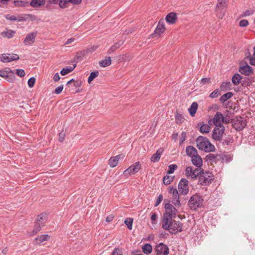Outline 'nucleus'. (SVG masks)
Segmentation results:
<instances>
[{
  "label": "nucleus",
  "instance_id": "1",
  "mask_svg": "<svg viewBox=\"0 0 255 255\" xmlns=\"http://www.w3.org/2000/svg\"><path fill=\"white\" fill-rule=\"evenodd\" d=\"M183 224L180 221H176L174 220H168L166 226H163V222H162V228L165 230H168L172 235H175L178 233L181 232Z\"/></svg>",
  "mask_w": 255,
  "mask_h": 255
},
{
  "label": "nucleus",
  "instance_id": "2",
  "mask_svg": "<svg viewBox=\"0 0 255 255\" xmlns=\"http://www.w3.org/2000/svg\"><path fill=\"white\" fill-rule=\"evenodd\" d=\"M165 212L163 214L162 222H163V226H166L168 220L173 219L176 216L177 210L171 204L168 203L165 204Z\"/></svg>",
  "mask_w": 255,
  "mask_h": 255
},
{
  "label": "nucleus",
  "instance_id": "3",
  "mask_svg": "<svg viewBox=\"0 0 255 255\" xmlns=\"http://www.w3.org/2000/svg\"><path fill=\"white\" fill-rule=\"evenodd\" d=\"M196 144L199 150L205 152H213L215 150V146L209 139L203 136H199L196 139Z\"/></svg>",
  "mask_w": 255,
  "mask_h": 255
},
{
  "label": "nucleus",
  "instance_id": "4",
  "mask_svg": "<svg viewBox=\"0 0 255 255\" xmlns=\"http://www.w3.org/2000/svg\"><path fill=\"white\" fill-rule=\"evenodd\" d=\"M203 201L204 199L201 196L195 194L190 197L188 205L191 210L196 211L198 208L202 207Z\"/></svg>",
  "mask_w": 255,
  "mask_h": 255
},
{
  "label": "nucleus",
  "instance_id": "5",
  "mask_svg": "<svg viewBox=\"0 0 255 255\" xmlns=\"http://www.w3.org/2000/svg\"><path fill=\"white\" fill-rule=\"evenodd\" d=\"M214 179V176L212 172L205 171L199 177L198 184L202 186L210 185Z\"/></svg>",
  "mask_w": 255,
  "mask_h": 255
},
{
  "label": "nucleus",
  "instance_id": "6",
  "mask_svg": "<svg viewBox=\"0 0 255 255\" xmlns=\"http://www.w3.org/2000/svg\"><path fill=\"white\" fill-rule=\"evenodd\" d=\"M225 130V127L223 125L215 126L212 134L213 139L215 141H221Z\"/></svg>",
  "mask_w": 255,
  "mask_h": 255
},
{
  "label": "nucleus",
  "instance_id": "7",
  "mask_svg": "<svg viewBox=\"0 0 255 255\" xmlns=\"http://www.w3.org/2000/svg\"><path fill=\"white\" fill-rule=\"evenodd\" d=\"M169 193L172 195V203L176 207L181 206V203L179 200V195L178 191L175 187L170 186L169 187Z\"/></svg>",
  "mask_w": 255,
  "mask_h": 255
},
{
  "label": "nucleus",
  "instance_id": "8",
  "mask_svg": "<svg viewBox=\"0 0 255 255\" xmlns=\"http://www.w3.org/2000/svg\"><path fill=\"white\" fill-rule=\"evenodd\" d=\"M44 215L43 214H40L38 216L35 222L34 229L32 230V235L37 234L40 231L41 227L44 225L45 219L44 218Z\"/></svg>",
  "mask_w": 255,
  "mask_h": 255
},
{
  "label": "nucleus",
  "instance_id": "9",
  "mask_svg": "<svg viewBox=\"0 0 255 255\" xmlns=\"http://www.w3.org/2000/svg\"><path fill=\"white\" fill-rule=\"evenodd\" d=\"M247 125L246 120L243 117H239L232 122L233 127L237 131L243 130Z\"/></svg>",
  "mask_w": 255,
  "mask_h": 255
},
{
  "label": "nucleus",
  "instance_id": "10",
  "mask_svg": "<svg viewBox=\"0 0 255 255\" xmlns=\"http://www.w3.org/2000/svg\"><path fill=\"white\" fill-rule=\"evenodd\" d=\"M188 181L185 178H182L178 184L179 193L180 195H186L189 192Z\"/></svg>",
  "mask_w": 255,
  "mask_h": 255
},
{
  "label": "nucleus",
  "instance_id": "11",
  "mask_svg": "<svg viewBox=\"0 0 255 255\" xmlns=\"http://www.w3.org/2000/svg\"><path fill=\"white\" fill-rule=\"evenodd\" d=\"M140 165L139 162H136L130 166L128 168L124 171V176L128 177L131 175L134 174L138 172L140 169Z\"/></svg>",
  "mask_w": 255,
  "mask_h": 255
},
{
  "label": "nucleus",
  "instance_id": "12",
  "mask_svg": "<svg viewBox=\"0 0 255 255\" xmlns=\"http://www.w3.org/2000/svg\"><path fill=\"white\" fill-rule=\"evenodd\" d=\"M154 250L156 255H168L169 253L168 246L162 243L156 245Z\"/></svg>",
  "mask_w": 255,
  "mask_h": 255
},
{
  "label": "nucleus",
  "instance_id": "13",
  "mask_svg": "<svg viewBox=\"0 0 255 255\" xmlns=\"http://www.w3.org/2000/svg\"><path fill=\"white\" fill-rule=\"evenodd\" d=\"M19 58L18 55L16 54L4 53L0 55V61L4 63L9 62L14 60H17Z\"/></svg>",
  "mask_w": 255,
  "mask_h": 255
},
{
  "label": "nucleus",
  "instance_id": "14",
  "mask_svg": "<svg viewBox=\"0 0 255 255\" xmlns=\"http://www.w3.org/2000/svg\"><path fill=\"white\" fill-rule=\"evenodd\" d=\"M165 30L164 20L161 19L155 28L154 33L152 34V37H158Z\"/></svg>",
  "mask_w": 255,
  "mask_h": 255
},
{
  "label": "nucleus",
  "instance_id": "15",
  "mask_svg": "<svg viewBox=\"0 0 255 255\" xmlns=\"http://www.w3.org/2000/svg\"><path fill=\"white\" fill-rule=\"evenodd\" d=\"M37 34V31H35L28 33L25 37L23 43L25 45H30L32 44L35 40Z\"/></svg>",
  "mask_w": 255,
  "mask_h": 255
},
{
  "label": "nucleus",
  "instance_id": "16",
  "mask_svg": "<svg viewBox=\"0 0 255 255\" xmlns=\"http://www.w3.org/2000/svg\"><path fill=\"white\" fill-rule=\"evenodd\" d=\"M245 65H240L239 67V72L246 76H249L253 73V69L246 62Z\"/></svg>",
  "mask_w": 255,
  "mask_h": 255
},
{
  "label": "nucleus",
  "instance_id": "17",
  "mask_svg": "<svg viewBox=\"0 0 255 255\" xmlns=\"http://www.w3.org/2000/svg\"><path fill=\"white\" fill-rule=\"evenodd\" d=\"M223 118V114L220 112H217L215 115L214 118L208 121V123L210 125H211L212 123L215 126H217L222 124V119Z\"/></svg>",
  "mask_w": 255,
  "mask_h": 255
},
{
  "label": "nucleus",
  "instance_id": "18",
  "mask_svg": "<svg viewBox=\"0 0 255 255\" xmlns=\"http://www.w3.org/2000/svg\"><path fill=\"white\" fill-rule=\"evenodd\" d=\"M81 2L82 0H63L60 1L59 6L62 8H65L69 3L73 5H78L81 3Z\"/></svg>",
  "mask_w": 255,
  "mask_h": 255
},
{
  "label": "nucleus",
  "instance_id": "19",
  "mask_svg": "<svg viewBox=\"0 0 255 255\" xmlns=\"http://www.w3.org/2000/svg\"><path fill=\"white\" fill-rule=\"evenodd\" d=\"M177 19V14L176 13L171 12L169 13L165 17L166 22L170 24H174Z\"/></svg>",
  "mask_w": 255,
  "mask_h": 255
},
{
  "label": "nucleus",
  "instance_id": "20",
  "mask_svg": "<svg viewBox=\"0 0 255 255\" xmlns=\"http://www.w3.org/2000/svg\"><path fill=\"white\" fill-rule=\"evenodd\" d=\"M192 164L197 167H201L202 165V159L200 155L197 154L195 156L191 157Z\"/></svg>",
  "mask_w": 255,
  "mask_h": 255
},
{
  "label": "nucleus",
  "instance_id": "21",
  "mask_svg": "<svg viewBox=\"0 0 255 255\" xmlns=\"http://www.w3.org/2000/svg\"><path fill=\"white\" fill-rule=\"evenodd\" d=\"M85 56V54H84V52L83 51V50L78 51L72 60V62L76 64L79 62L82 61Z\"/></svg>",
  "mask_w": 255,
  "mask_h": 255
},
{
  "label": "nucleus",
  "instance_id": "22",
  "mask_svg": "<svg viewBox=\"0 0 255 255\" xmlns=\"http://www.w3.org/2000/svg\"><path fill=\"white\" fill-rule=\"evenodd\" d=\"M186 153L187 155L190 157H192L198 154L197 150L193 146L191 145L188 146L186 147Z\"/></svg>",
  "mask_w": 255,
  "mask_h": 255
},
{
  "label": "nucleus",
  "instance_id": "23",
  "mask_svg": "<svg viewBox=\"0 0 255 255\" xmlns=\"http://www.w3.org/2000/svg\"><path fill=\"white\" fill-rule=\"evenodd\" d=\"M163 149L161 148L158 149L156 152L152 155V156L150 158V161L152 162H158L161 157V155L162 153Z\"/></svg>",
  "mask_w": 255,
  "mask_h": 255
},
{
  "label": "nucleus",
  "instance_id": "24",
  "mask_svg": "<svg viewBox=\"0 0 255 255\" xmlns=\"http://www.w3.org/2000/svg\"><path fill=\"white\" fill-rule=\"evenodd\" d=\"M15 33V31L6 28L5 30L1 33V35L6 38H12Z\"/></svg>",
  "mask_w": 255,
  "mask_h": 255
},
{
  "label": "nucleus",
  "instance_id": "25",
  "mask_svg": "<svg viewBox=\"0 0 255 255\" xmlns=\"http://www.w3.org/2000/svg\"><path fill=\"white\" fill-rule=\"evenodd\" d=\"M125 41L123 40H120L118 42L115 43L112 45L108 50V53L111 54V53L115 52L117 49H118L121 46H122Z\"/></svg>",
  "mask_w": 255,
  "mask_h": 255
},
{
  "label": "nucleus",
  "instance_id": "26",
  "mask_svg": "<svg viewBox=\"0 0 255 255\" xmlns=\"http://www.w3.org/2000/svg\"><path fill=\"white\" fill-rule=\"evenodd\" d=\"M50 236L47 234H44L38 236L35 239V241L37 244H41L43 242L48 240Z\"/></svg>",
  "mask_w": 255,
  "mask_h": 255
},
{
  "label": "nucleus",
  "instance_id": "27",
  "mask_svg": "<svg viewBox=\"0 0 255 255\" xmlns=\"http://www.w3.org/2000/svg\"><path fill=\"white\" fill-rule=\"evenodd\" d=\"M218 156L219 157L218 158L219 161L221 160L223 162L225 161L226 162H229L231 161H232L233 159L232 157L229 154H224V153L220 154H218Z\"/></svg>",
  "mask_w": 255,
  "mask_h": 255
},
{
  "label": "nucleus",
  "instance_id": "28",
  "mask_svg": "<svg viewBox=\"0 0 255 255\" xmlns=\"http://www.w3.org/2000/svg\"><path fill=\"white\" fill-rule=\"evenodd\" d=\"M185 173L187 178L190 177L193 180L195 179V174L193 167L191 166L187 167L185 170Z\"/></svg>",
  "mask_w": 255,
  "mask_h": 255
},
{
  "label": "nucleus",
  "instance_id": "29",
  "mask_svg": "<svg viewBox=\"0 0 255 255\" xmlns=\"http://www.w3.org/2000/svg\"><path fill=\"white\" fill-rule=\"evenodd\" d=\"M120 155H117L114 157H112L110 158L109 160V164L111 167H116L120 159Z\"/></svg>",
  "mask_w": 255,
  "mask_h": 255
},
{
  "label": "nucleus",
  "instance_id": "30",
  "mask_svg": "<svg viewBox=\"0 0 255 255\" xmlns=\"http://www.w3.org/2000/svg\"><path fill=\"white\" fill-rule=\"evenodd\" d=\"M198 105L196 102L192 103L190 107L188 109V111L191 117H194L197 112Z\"/></svg>",
  "mask_w": 255,
  "mask_h": 255
},
{
  "label": "nucleus",
  "instance_id": "31",
  "mask_svg": "<svg viewBox=\"0 0 255 255\" xmlns=\"http://www.w3.org/2000/svg\"><path fill=\"white\" fill-rule=\"evenodd\" d=\"M242 80V76L238 73H236L233 75L232 79V83L235 85H239Z\"/></svg>",
  "mask_w": 255,
  "mask_h": 255
},
{
  "label": "nucleus",
  "instance_id": "32",
  "mask_svg": "<svg viewBox=\"0 0 255 255\" xmlns=\"http://www.w3.org/2000/svg\"><path fill=\"white\" fill-rule=\"evenodd\" d=\"M5 18L7 20H9L10 21H22L24 20V19L20 16H15V15H11L10 14H6L5 16Z\"/></svg>",
  "mask_w": 255,
  "mask_h": 255
},
{
  "label": "nucleus",
  "instance_id": "33",
  "mask_svg": "<svg viewBox=\"0 0 255 255\" xmlns=\"http://www.w3.org/2000/svg\"><path fill=\"white\" fill-rule=\"evenodd\" d=\"M218 158V154L215 155L210 153L206 156L205 159L207 161H212L216 163L219 161Z\"/></svg>",
  "mask_w": 255,
  "mask_h": 255
},
{
  "label": "nucleus",
  "instance_id": "34",
  "mask_svg": "<svg viewBox=\"0 0 255 255\" xmlns=\"http://www.w3.org/2000/svg\"><path fill=\"white\" fill-rule=\"evenodd\" d=\"M112 63L111 57H107L105 59L99 62V65L101 67H106L110 65Z\"/></svg>",
  "mask_w": 255,
  "mask_h": 255
},
{
  "label": "nucleus",
  "instance_id": "35",
  "mask_svg": "<svg viewBox=\"0 0 255 255\" xmlns=\"http://www.w3.org/2000/svg\"><path fill=\"white\" fill-rule=\"evenodd\" d=\"M233 96V93L232 92H229L225 93L223 95H222L220 98L219 100L222 103H224L225 102L227 101L228 99H230Z\"/></svg>",
  "mask_w": 255,
  "mask_h": 255
},
{
  "label": "nucleus",
  "instance_id": "36",
  "mask_svg": "<svg viewBox=\"0 0 255 255\" xmlns=\"http://www.w3.org/2000/svg\"><path fill=\"white\" fill-rule=\"evenodd\" d=\"M76 66L77 64H74L73 65V67H70L69 68H64L61 70L60 74L63 76L65 75L68 74L69 73L73 71L74 69L76 68Z\"/></svg>",
  "mask_w": 255,
  "mask_h": 255
},
{
  "label": "nucleus",
  "instance_id": "37",
  "mask_svg": "<svg viewBox=\"0 0 255 255\" xmlns=\"http://www.w3.org/2000/svg\"><path fill=\"white\" fill-rule=\"evenodd\" d=\"M142 249L144 254L148 255L151 253L152 248L150 244L146 243L142 247Z\"/></svg>",
  "mask_w": 255,
  "mask_h": 255
},
{
  "label": "nucleus",
  "instance_id": "38",
  "mask_svg": "<svg viewBox=\"0 0 255 255\" xmlns=\"http://www.w3.org/2000/svg\"><path fill=\"white\" fill-rule=\"evenodd\" d=\"M45 0H32L30 2V5L33 7H37L44 4Z\"/></svg>",
  "mask_w": 255,
  "mask_h": 255
},
{
  "label": "nucleus",
  "instance_id": "39",
  "mask_svg": "<svg viewBox=\"0 0 255 255\" xmlns=\"http://www.w3.org/2000/svg\"><path fill=\"white\" fill-rule=\"evenodd\" d=\"M174 176L166 175L163 178V182L164 185H169L173 180Z\"/></svg>",
  "mask_w": 255,
  "mask_h": 255
},
{
  "label": "nucleus",
  "instance_id": "40",
  "mask_svg": "<svg viewBox=\"0 0 255 255\" xmlns=\"http://www.w3.org/2000/svg\"><path fill=\"white\" fill-rule=\"evenodd\" d=\"M211 127L209 125L203 124L200 126V131L202 133H207L209 132Z\"/></svg>",
  "mask_w": 255,
  "mask_h": 255
},
{
  "label": "nucleus",
  "instance_id": "41",
  "mask_svg": "<svg viewBox=\"0 0 255 255\" xmlns=\"http://www.w3.org/2000/svg\"><path fill=\"white\" fill-rule=\"evenodd\" d=\"M4 79H5L8 82H13L15 80V76L13 71L9 69V74H7V76L5 77Z\"/></svg>",
  "mask_w": 255,
  "mask_h": 255
},
{
  "label": "nucleus",
  "instance_id": "42",
  "mask_svg": "<svg viewBox=\"0 0 255 255\" xmlns=\"http://www.w3.org/2000/svg\"><path fill=\"white\" fill-rule=\"evenodd\" d=\"M184 120L185 119L181 114L178 113L176 114L175 115V122L177 125L182 124L184 122Z\"/></svg>",
  "mask_w": 255,
  "mask_h": 255
},
{
  "label": "nucleus",
  "instance_id": "43",
  "mask_svg": "<svg viewBox=\"0 0 255 255\" xmlns=\"http://www.w3.org/2000/svg\"><path fill=\"white\" fill-rule=\"evenodd\" d=\"M99 74L98 71L92 72L88 78V83L90 84L91 82L99 75Z\"/></svg>",
  "mask_w": 255,
  "mask_h": 255
},
{
  "label": "nucleus",
  "instance_id": "44",
  "mask_svg": "<svg viewBox=\"0 0 255 255\" xmlns=\"http://www.w3.org/2000/svg\"><path fill=\"white\" fill-rule=\"evenodd\" d=\"M216 10L217 12V16L219 18L222 19L223 17L224 16L225 12H226V8H216Z\"/></svg>",
  "mask_w": 255,
  "mask_h": 255
},
{
  "label": "nucleus",
  "instance_id": "45",
  "mask_svg": "<svg viewBox=\"0 0 255 255\" xmlns=\"http://www.w3.org/2000/svg\"><path fill=\"white\" fill-rule=\"evenodd\" d=\"M241 83L243 87H247L251 85L252 81L248 78L245 77L243 78L242 77V80H241Z\"/></svg>",
  "mask_w": 255,
  "mask_h": 255
},
{
  "label": "nucleus",
  "instance_id": "46",
  "mask_svg": "<svg viewBox=\"0 0 255 255\" xmlns=\"http://www.w3.org/2000/svg\"><path fill=\"white\" fill-rule=\"evenodd\" d=\"M218 3L217 4L216 8H226L227 4L226 0H218Z\"/></svg>",
  "mask_w": 255,
  "mask_h": 255
},
{
  "label": "nucleus",
  "instance_id": "47",
  "mask_svg": "<svg viewBox=\"0 0 255 255\" xmlns=\"http://www.w3.org/2000/svg\"><path fill=\"white\" fill-rule=\"evenodd\" d=\"M221 143L223 145H229L234 142V139L232 137H228L223 140H221Z\"/></svg>",
  "mask_w": 255,
  "mask_h": 255
},
{
  "label": "nucleus",
  "instance_id": "48",
  "mask_svg": "<svg viewBox=\"0 0 255 255\" xmlns=\"http://www.w3.org/2000/svg\"><path fill=\"white\" fill-rule=\"evenodd\" d=\"M204 172L205 171L204 170L200 167H197L195 168L194 170V172L195 174V179H196L198 177L199 178L200 175H201L202 173H204Z\"/></svg>",
  "mask_w": 255,
  "mask_h": 255
},
{
  "label": "nucleus",
  "instance_id": "49",
  "mask_svg": "<svg viewBox=\"0 0 255 255\" xmlns=\"http://www.w3.org/2000/svg\"><path fill=\"white\" fill-rule=\"evenodd\" d=\"M132 223H133V219L130 218H127L125 221V223L127 225V228L129 230H131Z\"/></svg>",
  "mask_w": 255,
  "mask_h": 255
},
{
  "label": "nucleus",
  "instance_id": "50",
  "mask_svg": "<svg viewBox=\"0 0 255 255\" xmlns=\"http://www.w3.org/2000/svg\"><path fill=\"white\" fill-rule=\"evenodd\" d=\"M177 168V166L176 164H170L168 166V170L167 173L168 174H172L174 172V170Z\"/></svg>",
  "mask_w": 255,
  "mask_h": 255
},
{
  "label": "nucleus",
  "instance_id": "51",
  "mask_svg": "<svg viewBox=\"0 0 255 255\" xmlns=\"http://www.w3.org/2000/svg\"><path fill=\"white\" fill-rule=\"evenodd\" d=\"M220 95V92L219 89H216L210 94L209 97L211 98H215L218 97Z\"/></svg>",
  "mask_w": 255,
  "mask_h": 255
},
{
  "label": "nucleus",
  "instance_id": "52",
  "mask_svg": "<svg viewBox=\"0 0 255 255\" xmlns=\"http://www.w3.org/2000/svg\"><path fill=\"white\" fill-rule=\"evenodd\" d=\"M36 79L34 77L30 78L28 80L27 84L29 87L32 88L34 86L35 83Z\"/></svg>",
  "mask_w": 255,
  "mask_h": 255
},
{
  "label": "nucleus",
  "instance_id": "53",
  "mask_svg": "<svg viewBox=\"0 0 255 255\" xmlns=\"http://www.w3.org/2000/svg\"><path fill=\"white\" fill-rule=\"evenodd\" d=\"M111 255H123L121 249L116 248L114 249Z\"/></svg>",
  "mask_w": 255,
  "mask_h": 255
},
{
  "label": "nucleus",
  "instance_id": "54",
  "mask_svg": "<svg viewBox=\"0 0 255 255\" xmlns=\"http://www.w3.org/2000/svg\"><path fill=\"white\" fill-rule=\"evenodd\" d=\"M230 85H231L230 82H224L221 84V85L220 86V88L222 90H226V88L229 87Z\"/></svg>",
  "mask_w": 255,
  "mask_h": 255
},
{
  "label": "nucleus",
  "instance_id": "55",
  "mask_svg": "<svg viewBox=\"0 0 255 255\" xmlns=\"http://www.w3.org/2000/svg\"><path fill=\"white\" fill-rule=\"evenodd\" d=\"M16 74L21 77H24L25 75V71L23 69H18L16 70Z\"/></svg>",
  "mask_w": 255,
  "mask_h": 255
},
{
  "label": "nucleus",
  "instance_id": "56",
  "mask_svg": "<svg viewBox=\"0 0 255 255\" xmlns=\"http://www.w3.org/2000/svg\"><path fill=\"white\" fill-rule=\"evenodd\" d=\"M186 133L185 131H182L181 134V137L180 138V142H179L180 144H181L184 142V141L186 139Z\"/></svg>",
  "mask_w": 255,
  "mask_h": 255
},
{
  "label": "nucleus",
  "instance_id": "57",
  "mask_svg": "<svg viewBox=\"0 0 255 255\" xmlns=\"http://www.w3.org/2000/svg\"><path fill=\"white\" fill-rule=\"evenodd\" d=\"M8 74H9V70L8 71L0 70V76L4 79L7 76Z\"/></svg>",
  "mask_w": 255,
  "mask_h": 255
},
{
  "label": "nucleus",
  "instance_id": "58",
  "mask_svg": "<svg viewBox=\"0 0 255 255\" xmlns=\"http://www.w3.org/2000/svg\"><path fill=\"white\" fill-rule=\"evenodd\" d=\"M249 25V21L247 19H243L240 21L239 25L241 27H246Z\"/></svg>",
  "mask_w": 255,
  "mask_h": 255
},
{
  "label": "nucleus",
  "instance_id": "59",
  "mask_svg": "<svg viewBox=\"0 0 255 255\" xmlns=\"http://www.w3.org/2000/svg\"><path fill=\"white\" fill-rule=\"evenodd\" d=\"M163 199V196L162 194L159 195L158 198L156 199L155 204L154 205V207H157L159 205V204L161 203V201Z\"/></svg>",
  "mask_w": 255,
  "mask_h": 255
},
{
  "label": "nucleus",
  "instance_id": "60",
  "mask_svg": "<svg viewBox=\"0 0 255 255\" xmlns=\"http://www.w3.org/2000/svg\"><path fill=\"white\" fill-rule=\"evenodd\" d=\"M63 89V85H61L57 87L54 91V93L56 94H59L61 93Z\"/></svg>",
  "mask_w": 255,
  "mask_h": 255
},
{
  "label": "nucleus",
  "instance_id": "61",
  "mask_svg": "<svg viewBox=\"0 0 255 255\" xmlns=\"http://www.w3.org/2000/svg\"><path fill=\"white\" fill-rule=\"evenodd\" d=\"M210 82V78H203L201 80V83L202 85L208 84Z\"/></svg>",
  "mask_w": 255,
  "mask_h": 255
},
{
  "label": "nucleus",
  "instance_id": "62",
  "mask_svg": "<svg viewBox=\"0 0 255 255\" xmlns=\"http://www.w3.org/2000/svg\"><path fill=\"white\" fill-rule=\"evenodd\" d=\"M82 81L80 80H75L74 83V86L76 88H79L81 86Z\"/></svg>",
  "mask_w": 255,
  "mask_h": 255
},
{
  "label": "nucleus",
  "instance_id": "63",
  "mask_svg": "<svg viewBox=\"0 0 255 255\" xmlns=\"http://www.w3.org/2000/svg\"><path fill=\"white\" fill-rule=\"evenodd\" d=\"M250 60V64L252 65H255V57H248Z\"/></svg>",
  "mask_w": 255,
  "mask_h": 255
},
{
  "label": "nucleus",
  "instance_id": "64",
  "mask_svg": "<svg viewBox=\"0 0 255 255\" xmlns=\"http://www.w3.org/2000/svg\"><path fill=\"white\" fill-rule=\"evenodd\" d=\"M60 79V77L59 75V73H56L54 75V77H53V80L55 81V82H58Z\"/></svg>",
  "mask_w": 255,
  "mask_h": 255
}]
</instances>
